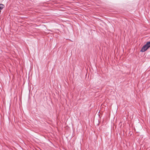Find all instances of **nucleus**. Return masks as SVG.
<instances>
[{
	"instance_id": "f257e3e1",
	"label": "nucleus",
	"mask_w": 150,
	"mask_h": 150,
	"mask_svg": "<svg viewBox=\"0 0 150 150\" xmlns=\"http://www.w3.org/2000/svg\"><path fill=\"white\" fill-rule=\"evenodd\" d=\"M150 47V41L147 42L142 47L140 51L144 52L147 50Z\"/></svg>"
},
{
	"instance_id": "f03ea898",
	"label": "nucleus",
	"mask_w": 150,
	"mask_h": 150,
	"mask_svg": "<svg viewBox=\"0 0 150 150\" xmlns=\"http://www.w3.org/2000/svg\"><path fill=\"white\" fill-rule=\"evenodd\" d=\"M4 7V6L2 4H0V11H1V10H2Z\"/></svg>"
}]
</instances>
